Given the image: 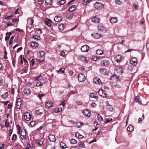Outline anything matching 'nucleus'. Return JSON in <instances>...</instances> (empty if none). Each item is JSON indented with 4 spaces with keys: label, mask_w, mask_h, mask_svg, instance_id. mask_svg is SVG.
<instances>
[{
    "label": "nucleus",
    "mask_w": 149,
    "mask_h": 149,
    "mask_svg": "<svg viewBox=\"0 0 149 149\" xmlns=\"http://www.w3.org/2000/svg\"><path fill=\"white\" fill-rule=\"evenodd\" d=\"M62 111V108L61 107H59L55 111V112L56 113H58V112H61Z\"/></svg>",
    "instance_id": "39"
},
{
    "label": "nucleus",
    "mask_w": 149,
    "mask_h": 149,
    "mask_svg": "<svg viewBox=\"0 0 149 149\" xmlns=\"http://www.w3.org/2000/svg\"><path fill=\"white\" fill-rule=\"evenodd\" d=\"M52 3V1L51 0H46L45 2V5L47 6L50 5Z\"/></svg>",
    "instance_id": "33"
},
{
    "label": "nucleus",
    "mask_w": 149,
    "mask_h": 149,
    "mask_svg": "<svg viewBox=\"0 0 149 149\" xmlns=\"http://www.w3.org/2000/svg\"><path fill=\"white\" fill-rule=\"evenodd\" d=\"M98 94L101 96H104L105 95L104 91L102 89H100L98 91Z\"/></svg>",
    "instance_id": "19"
},
{
    "label": "nucleus",
    "mask_w": 149,
    "mask_h": 149,
    "mask_svg": "<svg viewBox=\"0 0 149 149\" xmlns=\"http://www.w3.org/2000/svg\"><path fill=\"white\" fill-rule=\"evenodd\" d=\"M103 53V51L101 49H98L96 51V53L97 54L102 55Z\"/></svg>",
    "instance_id": "32"
},
{
    "label": "nucleus",
    "mask_w": 149,
    "mask_h": 149,
    "mask_svg": "<svg viewBox=\"0 0 149 149\" xmlns=\"http://www.w3.org/2000/svg\"><path fill=\"white\" fill-rule=\"evenodd\" d=\"M107 109L110 111H111L113 110V108L111 106H109V107H107Z\"/></svg>",
    "instance_id": "50"
},
{
    "label": "nucleus",
    "mask_w": 149,
    "mask_h": 149,
    "mask_svg": "<svg viewBox=\"0 0 149 149\" xmlns=\"http://www.w3.org/2000/svg\"><path fill=\"white\" fill-rule=\"evenodd\" d=\"M66 2L65 0H61L57 2V3L59 5H62L64 4Z\"/></svg>",
    "instance_id": "30"
},
{
    "label": "nucleus",
    "mask_w": 149,
    "mask_h": 149,
    "mask_svg": "<svg viewBox=\"0 0 149 149\" xmlns=\"http://www.w3.org/2000/svg\"><path fill=\"white\" fill-rule=\"evenodd\" d=\"M53 103L52 102H45V106L46 108L47 109L53 107Z\"/></svg>",
    "instance_id": "12"
},
{
    "label": "nucleus",
    "mask_w": 149,
    "mask_h": 149,
    "mask_svg": "<svg viewBox=\"0 0 149 149\" xmlns=\"http://www.w3.org/2000/svg\"><path fill=\"white\" fill-rule=\"evenodd\" d=\"M75 124H76V127L78 128H79L82 124L81 123L79 122L75 123Z\"/></svg>",
    "instance_id": "38"
},
{
    "label": "nucleus",
    "mask_w": 149,
    "mask_h": 149,
    "mask_svg": "<svg viewBox=\"0 0 149 149\" xmlns=\"http://www.w3.org/2000/svg\"><path fill=\"white\" fill-rule=\"evenodd\" d=\"M49 139L50 141L54 142L56 140L55 136L53 135H50L48 136Z\"/></svg>",
    "instance_id": "11"
},
{
    "label": "nucleus",
    "mask_w": 149,
    "mask_h": 149,
    "mask_svg": "<svg viewBox=\"0 0 149 149\" xmlns=\"http://www.w3.org/2000/svg\"><path fill=\"white\" fill-rule=\"evenodd\" d=\"M17 139V135L15 134H14L13 135V137L12 138V140L13 141H16Z\"/></svg>",
    "instance_id": "40"
},
{
    "label": "nucleus",
    "mask_w": 149,
    "mask_h": 149,
    "mask_svg": "<svg viewBox=\"0 0 149 149\" xmlns=\"http://www.w3.org/2000/svg\"><path fill=\"white\" fill-rule=\"evenodd\" d=\"M121 56L120 55H118L116 56V61L118 62H119L121 59Z\"/></svg>",
    "instance_id": "26"
},
{
    "label": "nucleus",
    "mask_w": 149,
    "mask_h": 149,
    "mask_svg": "<svg viewBox=\"0 0 149 149\" xmlns=\"http://www.w3.org/2000/svg\"><path fill=\"white\" fill-rule=\"evenodd\" d=\"M15 37V36H12L10 37V40L9 44H11L13 42V40Z\"/></svg>",
    "instance_id": "47"
},
{
    "label": "nucleus",
    "mask_w": 149,
    "mask_h": 149,
    "mask_svg": "<svg viewBox=\"0 0 149 149\" xmlns=\"http://www.w3.org/2000/svg\"><path fill=\"white\" fill-rule=\"evenodd\" d=\"M76 102L78 105H81L82 104V102L79 100H76Z\"/></svg>",
    "instance_id": "49"
},
{
    "label": "nucleus",
    "mask_w": 149,
    "mask_h": 149,
    "mask_svg": "<svg viewBox=\"0 0 149 149\" xmlns=\"http://www.w3.org/2000/svg\"><path fill=\"white\" fill-rule=\"evenodd\" d=\"M92 21L95 23H98L100 21V19L97 17H95L92 19Z\"/></svg>",
    "instance_id": "16"
},
{
    "label": "nucleus",
    "mask_w": 149,
    "mask_h": 149,
    "mask_svg": "<svg viewBox=\"0 0 149 149\" xmlns=\"http://www.w3.org/2000/svg\"><path fill=\"white\" fill-rule=\"evenodd\" d=\"M97 28H98V30L100 32H103L105 31L106 30V28L103 26L102 24H100L98 26Z\"/></svg>",
    "instance_id": "10"
},
{
    "label": "nucleus",
    "mask_w": 149,
    "mask_h": 149,
    "mask_svg": "<svg viewBox=\"0 0 149 149\" xmlns=\"http://www.w3.org/2000/svg\"><path fill=\"white\" fill-rule=\"evenodd\" d=\"M110 21L112 24L117 22V17H112Z\"/></svg>",
    "instance_id": "20"
},
{
    "label": "nucleus",
    "mask_w": 149,
    "mask_h": 149,
    "mask_svg": "<svg viewBox=\"0 0 149 149\" xmlns=\"http://www.w3.org/2000/svg\"><path fill=\"white\" fill-rule=\"evenodd\" d=\"M117 77L115 75H113L111 76L110 79L111 80H113L117 79Z\"/></svg>",
    "instance_id": "48"
},
{
    "label": "nucleus",
    "mask_w": 149,
    "mask_h": 149,
    "mask_svg": "<svg viewBox=\"0 0 149 149\" xmlns=\"http://www.w3.org/2000/svg\"><path fill=\"white\" fill-rule=\"evenodd\" d=\"M93 81L94 83L97 85H100L102 83L100 78L97 77L94 78L93 80Z\"/></svg>",
    "instance_id": "5"
},
{
    "label": "nucleus",
    "mask_w": 149,
    "mask_h": 149,
    "mask_svg": "<svg viewBox=\"0 0 149 149\" xmlns=\"http://www.w3.org/2000/svg\"><path fill=\"white\" fill-rule=\"evenodd\" d=\"M31 47L34 49L37 48L39 45L38 43L36 42H32L31 43Z\"/></svg>",
    "instance_id": "14"
},
{
    "label": "nucleus",
    "mask_w": 149,
    "mask_h": 149,
    "mask_svg": "<svg viewBox=\"0 0 149 149\" xmlns=\"http://www.w3.org/2000/svg\"><path fill=\"white\" fill-rule=\"evenodd\" d=\"M44 94H39L38 95V96L39 97V98L41 99L44 96Z\"/></svg>",
    "instance_id": "53"
},
{
    "label": "nucleus",
    "mask_w": 149,
    "mask_h": 149,
    "mask_svg": "<svg viewBox=\"0 0 149 149\" xmlns=\"http://www.w3.org/2000/svg\"><path fill=\"white\" fill-rule=\"evenodd\" d=\"M91 35L95 39H99L102 36V35L98 33L92 34Z\"/></svg>",
    "instance_id": "9"
},
{
    "label": "nucleus",
    "mask_w": 149,
    "mask_h": 149,
    "mask_svg": "<svg viewBox=\"0 0 149 149\" xmlns=\"http://www.w3.org/2000/svg\"><path fill=\"white\" fill-rule=\"evenodd\" d=\"M76 9V5H73L70 7L69 8V11L72 12Z\"/></svg>",
    "instance_id": "23"
},
{
    "label": "nucleus",
    "mask_w": 149,
    "mask_h": 149,
    "mask_svg": "<svg viewBox=\"0 0 149 149\" xmlns=\"http://www.w3.org/2000/svg\"><path fill=\"white\" fill-rule=\"evenodd\" d=\"M116 71L119 74H121L122 73L123 69L122 67H118L116 69Z\"/></svg>",
    "instance_id": "21"
},
{
    "label": "nucleus",
    "mask_w": 149,
    "mask_h": 149,
    "mask_svg": "<svg viewBox=\"0 0 149 149\" xmlns=\"http://www.w3.org/2000/svg\"><path fill=\"white\" fill-rule=\"evenodd\" d=\"M23 92L25 94H29L31 92V90L30 88H26L24 90Z\"/></svg>",
    "instance_id": "22"
},
{
    "label": "nucleus",
    "mask_w": 149,
    "mask_h": 149,
    "mask_svg": "<svg viewBox=\"0 0 149 149\" xmlns=\"http://www.w3.org/2000/svg\"><path fill=\"white\" fill-rule=\"evenodd\" d=\"M127 129L129 132H132L134 130V127L132 125H130L127 127Z\"/></svg>",
    "instance_id": "24"
},
{
    "label": "nucleus",
    "mask_w": 149,
    "mask_h": 149,
    "mask_svg": "<svg viewBox=\"0 0 149 149\" xmlns=\"http://www.w3.org/2000/svg\"><path fill=\"white\" fill-rule=\"evenodd\" d=\"M22 105V102H16V105L17 109H19Z\"/></svg>",
    "instance_id": "44"
},
{
    "label": "nucleus",
    "mask_w": 149,
    "mask_h": 149,
    "mask_svg": "<svg viewBox=\"0 0 149 149\" xmlns=\"http://www.w3.org/2000/svg\"><path fill=\"white\" fill-rule=\"evenodd\" d=\"M134 100L136 102H138V103L139 104L141 103V99L140 98H139V97L136 96L134 98Z\"/></svg>",
    "instance_id": "28"
},
{
    "label": "nucleus",
    "mask_w": 149,
    "mask_h": 149,
    "mask_svg": "<svg viewBox=\"0 0 149 149\" xmlns=\"http://www.w3.org/2000/svg\"><path fill=\"white\" fill-rule=\"evenodd\" d=\"M33 37L34 39L38 40H40V36L36 35H33Z\"/></svg>",
    "instance_id": "42"
},
{
    "label": "nucleus",
    "mask_w": 149,
    "mask_h": 149,
    "mask_svg": "<svg viewBox=\"0 0 149 149\" xmlns=\"http://www.w3.org/2000/svg\"><path fill=\"white\" fill-rule=\"evenodd\" d=\"M26 130L24 129H22L21 131L20 137L22 139H26Z\"/></svg>",
    "instance_id": "3"
},
{
    "label": "nucleus",
    "mask_w": 149,
    "mask_h": 149,
    "mask_svg": "<svg viewBox=\"0 0 149 149\" xmlns=\"http://www.w3.org/2000/svg\"><path fill=\"white\" fill-rule=\"evenodd\" d=\"M40 109H38L36 110V113L38 115H41L42 114V112H40Z\"/></svg>",
    "instance_id": "55"
},
{
    "label": "nucleus",
    "mask_w": 149,
    "mask_h": 149,
    "mask_svg": "<svg viewBox=\"0 0 149 149\" xmlns=\"http://www.w3.org/2000/svg\"><path fill=\"white\" fill-rule=\"evenodd\" d=\"M8 96V92H6L4 93V94L2 95L1 96L2 98L5 99L7 98Z\"/></svg>",
    "instance_id": "34"
},
{
    "label": "nucleus",
    "mask_w": 149,
    "mask_h": 149,
    "mask_svg": "<svg viewBox=\"0 0 149 149\" xmlns=\"http://www.w3.org/2000/svg\"><path fill=\"white\" fill-rule=\"evenodd\" d=\"M81 50L83 52H88L89 48V47L87 45H85L83 46L81 48Z\"/></svg>",
    "instance_id": "4"
},
{
    "label": "nucleus",
    "mask_w": 149,
    "mask_h": 149,
    "mask_svg": "<svg viewBox=\"0 0 149 149\" xmlns=\"http://www.w3.org/2000/svg\"><path fill=\"white\" fill-rule=\"evenodd\" d=\"M44 140L43 139H41L38 140L37 143L39 146H41L43 144Z\"/></svg>",
    "instance_id": "17"
},
{
    "label": "nucleus",
    "mask_w": 149,
    "mask_h": 149,
    "mask_svg": "<svg viewBox=\"0 0 149 149\" xmlns=\"http://www.w3.org/2000/svg\"><path fill=\"white\" fill-rule=\"evenodd\" d=\"M60 147L62 149H64L66 148V145L63 143L62 142L60 144Z\"/></svg>",
    "instance_id": "27"
},
{
    "label": "nucleus",
    "mask_w": 149,
    "mask_h": 149,
    "mask_svg": "<svg viewBox=\"0 0 149 149\" xmlns=\"http://www.w3.org/2000/svg\"><path fill=\"white\" fill-rule=\"evenodd\" d=\"M144 118V114L143 113L142 115V116L141 118H139L138 119L139 121H141Z\"/></svg>",
    "instance_id": "58"
},
{
    "label": "nucleus",
    "mask_w": 149,
    "mask_h": 149,
    "mask_svg": "<svg viewBox=\"0 0 149 149\" xmlns=\"http://www.w3.org/2000/svg\"><path fill=\"white\" fill-rule=\"evenodd\" d=\"M100 73L103 75H107L108 73V70L105 68H102L100 69Z\"/></svg>",
    "instance_id": "8"
},
{
    "label": "nucleus",
    "mask_w": 149,
    "mask_h": 149,
    "mask_svg": "<svg viewBox=\"0 0 149 149\" xmlns=\"http://www.w3.org/2000/svg\"><path fill=\"white\" fill-rule=\"evenodd\" d=\"M12 33L11 32H7L6 33V34L10 38V36L11 35Z\"/></svg>",
    "instance_id": "64"
},
{
    "label": "nucleus",
    "mask_w": 149,
    "mask_h": 149,
    "mask_svg": "<svg viewBox=\"0 0 149 149\" xmlns=\"http://www.w3.org/2000/svg\"><path fill=\"white\" fill-rule=\"evenodd\" d=\"M77 141L74 139H71L70 140V143L71 144H75L77 143Z\"/></svg>",
    "instance_id": "35"
},
{
    "label": "nucleus",
    "mask_w": 149,
    "mask_h": 149,
    "mask_svg": "<svg viewBox=\"0 0 149 149\" xmlns=\"http://www.w3.org/2000/svg\"><path fill=\"white\" fill-rule=\"evenodd\" d=\"M5 126L6 127H8L9 126V123L7 122V121H6L5 122Z\"/></svg>",
    "instance_id": "61"
},
{
    "label": "nucleus",
    "mask_w": 149,
    "mask_h": 149,
    "mask_svg": "<svg viewBox=\"0 0 149 149\" xmlns=\"http://www.w3.org/2000/svg\"><path fill=\"white\" fill-rule=\"evenodd\" d=\"M36 86H42L43 84V83L41 81H39L38 82H37L36 84Z\"/></svg>",
    "instance_id": "46"
},
{
    "label": "nucleus",
    "mask_w": 149,
    "mask_h": 149,
    "mask_svg": "<svg viewBox=\"0 0 149 149\" xmlns=\"http://www.w3.org/2000/svg\"><path fill=\"white\" fill-rule=\"evenodd\" d=\"M116 2L117 3V4L119 5H120L122 3V2L120 0H116Z\"/></svg>",
    "instance_id": "54"
},
{
    "label": "nucleus",
    "mask_w": 149,
    "mask_h": 149,
    "mask_svg": "<svg viewBox=\"0 0 149 149\" xmlns=\"http://www.w3.org/2000/svg\"><path fill=\"white\" fill-rule=\"evenodd\" d=\"M101 64L103 66H107L109 64V62L108 61L104 60L101 61Z\"/></svg>",
    "instance_id": "13"
},
{
    "label": "nucleus",
    "mask_w": 149,
    "mask_h": 149,
    "mask_svg": "<svg viewBox=\"0 0 149 149\" xmlns=\"http://www.w3.org/2000/svg\"><path fill=\"white\" fill-rule=\"evenodd\" d=\"M130 63L133 65L136 66L137 64V59L135 57L132 58L130 61Z\"/></svg>",
    "instance_id": "7"
},
{
    "label": "nucleus",
    "mask_w": 149,
    "mask_h": 149,
    "mask_svg": "<svg viewBox=\"0 0 149 149\" xmlns=\"http://www.w3.org/2000/svg\"><path fill=\"white\" fill-rule=\"evenodd\" d=\"M94 6L96 9H101L104 7V5L102 3L96 2L94 5Z\"/></svg>",
    "instance_id": "1"
},
{
    "label": "nucleus",
    "mask_w": 149,
    "mask_h": 149,
    "mask_svg": "<svg viewBox=\"0 0 149 149\" xmlns=\"http://www.w3.org/2000/svg\"><path fill=\"white\" fill-rule=\"evenodd\" d=\"M23 60L24 63H25L26 65H28V63L27 61L23 57Z\"/></svg>",
    "instance_id": "57"
},
{
    "label": "nucleus",
    "mask_w": 149,
    "mask_h": 149,
    "mask_svg": "<svg viewBox=\"0 0 149 149\" xmlns=\"http://www.w3.org/2000/svg\"><path fill=\"white\" fill-rule=\"evenodd\" d=\"M36 123V121H33L30 123V125L32 127H33L35 125Z\"/></svg>",
    "instance_id": "43"
},
{
    "label": "nucleus",
    "mask_w": 149,
    "mask_h": 149,
    "mask_svg": "<svg viewBox=\"0 0 149 149\" xmlns=\"http://www.w3.org/2000/svg\"><path fill=\"white\" fill-rule=\"evenodd\" d=\"M24 119L27 121H29L31 118V116L29 113H25L24 115Z\"/></svg>",
    "instance_id": "6"
},
{
    "label": "nucleus",
    "mask_w": 149,
    "mask_h": 149,
    "mask_svg": "<svg viewBox=\"0 0 149 149\" xmlns=\"http://www.w3.org/2000/svg\"><path fill=\"white\" fill-rule=\"evenodd\" d=\"M75 136L77 137L79 139H82L84 138V136L80 134L78 132H77L75 134Z\"/></svg>",
    "instance_id": "25"
},
{
    "label": "nucleus",
    "mask_w": 149,
    "mask_h": 149,
    "mask_svg": "<svg viewBox=\"0 0 149 149\" xmlns=\"http://www.w3.org/2000/svg\"><path fill=\"white\" fill-rule=\"evenodd\" d=\"M58 28L60 30H62L64 29L63 25V24H60L58 26Z\"/></svg>",
    "instance_id": "41"
},
{
    "label": "nucleus",
    "mask_w": 149,
    "mask_h": 149,
    "mask_svg": "<svg viewBox=\"0 0 149 149\" xmlns=\"http://www.w3.org/2000/svg\"><path fill=\"white\" fill-rule=\"evenodd\" d=\"M97 118L98 120L100 121L102 120L103 119V118L100 114H98L97 115Z\"/></svg>",
    "instance_id": "51"
},
{
    "label": "nucleus",
    "mask_w": 149,
    "mask_h": 149,
    "mask_svg": "<svg viewBox=\"0 0 149 149\" xmlns=\"http://www.w3.org/2000/svg\"><path fill=\"white\" fill-rule=\"evenodd\" d=\"M83 113L86 116L89 117L90 115V112L88 110L85 109L83 111Z\"/></svg>",
    "instance_id": "18"
},
{
    "label": "nucleus",
    "mask_w": 149,
    "mask_h": 149,
    "mask_svg": "<svg viewBox=\"0 0 149 149\" xmlns=\"http://www.w3.org/2000/svg\"><path fill=\"white\" fill-rule=\"evenodd\" d=\"M45 24L48 26H49L50 27L52 25V24L50 22L47 20H45Z\"/></svg>",
    "instance_id": "36"
},
{
    "label": "nucleus",
    "mask_w": 149,
    "mask_h": 149,
    "mask_svg": "<svg viewBox=\"0 0 149 149\" xmlns=\"http://www.w3.org/2000/svg\"><path fill=\"white\" fill-rule=\"evenodd\" d=\"M35 61L33 59H32L31 60V63L32 66H33L35 64Z\"/></svg>",
    "instance_id": "60"
},
{
    "label": "nucleus",
    "mask_w": 149,
    "mask_h": 149,
    "mask_svg": "<svg viewBox=\"0 0 149 149\" xmlns=\"http://www.w3.org/2000/svg\"><path fill=\"white\" fill-rule=\"evenodd\" d=\"M79 146L80 147L85 148V146L84 143H81L79 145Z\"/></svg>",
    "instance_id": "56"
},
{
    "label": "nucleus",
    "mask_w": 149,
    "mask_h": 149,
    "mask_svg": "<svg viewBox=\"0 0 149 149\" xmlns=\"http://www.w3.org/2000/svg\"><path fill=\"white\" fill-rule=\"evenodd\" d=\"M78 58L81 61H83L84 63H86L87 62L86 60V58L84 56H80L78 57Z\"/></svg>",
    "instance_id": "15"
},
{
    "label": "nucleus",
    "mask_w": 149,
    "mask_h": 149,
    "mask_svg": "<svg viewBox=\"0 0 149 149\" xmlns=\"http://www.w3.org/2000/svg\"><path fill=\"white\" fill-rule=\"evenodd\" d=\"M133 6L136 10H137V9H138V6L136 4L134 3L133 4Z\"/></svg>",
    "instance_id": "59"
},
{
    "label": "nucleus",
    "mask_w": 149,
    "mask_h": 149,
    "mask_svg": "<svg viewBox=\"0 0 149 149\" xmlns=\"http://www.w3.org/2000/svg\"><path fill=\"white\" fill-rule=\"evenodd\" d=\"M90 96L91 97H94L95 99H97L98 97L97 96H95L93 93H90Z\"/></svg>",
    "instance_id": "52"
},
{
    "label": "nucleus",
    "mask_w": 149,
    "mask_h": 149,
    "mask_svg": "<svg viewBox=\"0 0 149 149\" xmlns=\"http://www.w3.org/2000/svg\"><path fill=\"white\" fill-rule=\"evenodd\" d=\"M65 69L64 68H61L59 70H58L57 72H61V73H63L64 72Z\"/></svg>",
    "instance_id": "37"
},
{
    "label": "nucleus",
    "mask_w": 149,
    "mask_h": 149,
    "mask_svg": "<svg viewBox=\"0 0 149 149\" xmlns=\"http://www.w3.org/2000/svg\"><path fill=\"white\" fill-rule=\"evenodd\" d=\"M12 33L11 32H7L6 33V34L10 38V36L11 35Z\"/></svg>",
    "instance_id": "63"
},
{
    "label": "nucleus",
    "mask_w": 149,
    "mask_h": 149,
    "mask_svg": "<svg viewBox=\"0 0 149 149\" xmlns=\"http://www.w3.org/2000/svg\"><path fill=\"white\" fill-rule=\"evenodd\" d=\"M62 19L60 17L56 16L54 18V20L56 22H58L61 20Z\"/></svg>",
    "instance_id": "29"
},
{
    "label": "nucleus",
    "mask_w": 149,
    "mask_h": 149,
    "mask_svg": "<svg viewBox=\"0 0 149 149\" xmlns=\"http://www.w3.org/2000/svg\"><path fill=\"white\" fill-rule=\"evenodd\" d=\"M78 81L79 82H83L86 79V77L83 74H80L78 76Z\"/></svg>",
    "instance_id": "2"
},
{
    "label": "nucleus",
    "mask_w": 149,
    "mask_h": 149,
    "mask_svg": "<svg viewBox=\"0 0 149 149\" xmlns=\"http://www.w3.org/2000/svg\"><path fill=\"white\" fill-rule=\"evenodd\" d=\"M110 122V120H109V118H106V120H105V123H108L109 122Z\"/></svg>",
    "instance_id": "62"
},
{
    "label": "nucleus",
    "mask_w": 149,
    "mask_h": 149,
    "mask_svg": "<svg viewBox=\"0 0 149 149\" xmlns=\"http://www.w3.org/2000/svg\"><path fill=\"white\" fill-rule=\"evenodd\" d=\"M27 22H30L31 25H33L34 21H33V19H32L30 17L28 18V19Z\"/></svg>",
    "instance_id": "31"
},
{
    "label": "nucleus",
    "mask_w": 149,
    "mask_h": 149,
    "mask_svg": "<svg viewBox=\"0 0 149 149\" xmlns=\"http://www.w3.org/2000/svg\"><path fill=\"white\" fill-rule=\"evenodd\" d=\"M40 57H42L44 55L45 53L43 51H41L40 52Z\"/></svg>",
    "instance_id": "45"
}]
</instances>
